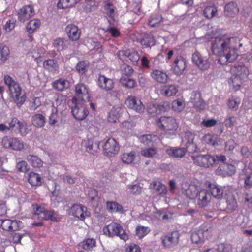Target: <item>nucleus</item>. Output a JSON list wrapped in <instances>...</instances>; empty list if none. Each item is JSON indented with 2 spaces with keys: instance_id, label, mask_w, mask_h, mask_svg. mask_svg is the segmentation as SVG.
<instances>
[{
  "instance_id": "22",
  "label": "nucleus",
  "mask_w": 252,
  "mask_h": 252,
  "mask_svg": "<svg viewBox=\"0 0 252 252\" xmlns=\"http://www.w3.org/2000/svg\"><path fill=\"white\" fill-rule=\"evenodd\" d=\"M232 74L244 80L249 75V70L245 65H234L230 69Z\"/></svg>"
},
{
  "instance_id": "44",
  "label": "nucleus",
  "mask_w": 252,
  "mask_h": 252,
  "mask_svg": "<svg viewBox=\"0 0 252 252\" xmlns=\"http://www.w3.org/2000/svg\"><path fill=\"white\" fill-rule=\"evenodd\" d=\"M67 41L63 38H58L54 40L53 46L58 51H63L66 48Z\"/></svg>"
},
{
  "instance_id": "14",
  "label": "nucleus",
  "mask_w": 252,
  "mask_h": 252,
  "mask_svg": "<svg viewBox=\"0 0 252 252\" xmlns=\"http://www.w3.org/2000/svg\"><path fill=\"white\" fill-rule=\"evenodd\" d=\"M2 144L6 148L14 150H20L24 148L23 143L17 138L5 136L2 139Z\"/></svg>"
},
{
  "instance_id": "56",
  "label": "nucleus",
  "mask_w": 252,
  "mask_h": 252,
  "mask_svg": "<svg viewBox=\"0 0 252 252\" xmlns=\"http://www.w3.org/2000/svg\"><path fill=\"white\" fill-rule=\"evenodd\" d=\"M191 239L193 243L195 244H200L203 243L205 241L202 238L201 235L199 232L198 229L192 233Z\"/></svg>"
},
{
  "instance_id": "3",
  "label": "nucleus",
  "mask_w": 252,
  "mask_h": 252,
  "mask_svg": "<svg viewBox=\"0 0 252 252\" xmlns=\"http://www.w3.org/2000/svg\"><path fill=\"white\" fill-rule=\"evenodd\" d=\"M103 231L105 235L110 237L118 236L124 241H127L129 238L128 234L123 229V227L116 222H112L105 226Z\"/></svg>"
},
{
  "instance_id": "34",
  "label": "nucleus",
  "mask_w": 252,
  "mask_h": 252,
  "mask_svg": "<svg viewBox=\"0 0 252 252\" xmlns=\"http://www.w3.org/2000/svg\"><path fill=\"white\" fill-rule=\"evenodd\" d=\"M69 86V82L66 79L60 78L52 83V87L55 90L63 91L67 89Z\"/></svg>"
},
{
  "instance_id": "35",
  "label": "nucleus",
  "mask_w": 252,
  "mask_h": 252,
  "mask_svg": "<svg viewBox=\"0 0 252 252\" xmlns=\"http://www.w3.org/2000/svg\"><path fill=\"white\" fill-rule=\"evenodd\" d=\"M187 151L188 150L184 147L175 149L171 148L167 150V153L171 157L181 158L185 155Z\"/></svg>"
},
{
  "instance_id": "42",
  "label": "nucleus",
  "mask_w": 252,
  "mask_h": 252,
  "mask_svg": "<svg viewBox=\"0 0 252 252\" xmlns=\"http://www.w3.org/2000/svg\"><path fill=\"white\" fill-rule=\"evenodd\" d=\"M45 123L44 116L40 114H37L32 117V124L36 127H43Z\"/></svg>"
},
{
  "instance_id": "54",
  "label": "nucleus",
  "mask_w": 252,
  "mask_h": 252,
  "mask_svg": "<svg viewBox=\"0 0 252 252\" xmlns=\"http://www.w3.org/2000/svg\"><path fill=\"white\" fill-rule=\"evenodd\" d=\"M185 194L189 198L193 199L197 197L198 192L195 187L190 186L186 190Z\"/></svg>"
},
{
  "instance_id": "31",
  "label": "nucleus",
  "mask_w": 252,
  "mask_h": 252,
  "mask_svg": "<svg viewBox=\"0 0 252 252\" xmlns=\"http://www.w3.org/2000/svg\"><path fill=\"white\" fill-rule=\"evenodd\" d=\"M43 67L45 69L53 73L59 70V64L56 60L54 59H47L43 62Z\"/></svg>"
},
{
  "instance_id": "9",
  "label": "nucleus",
  "mask_w": 252,
  "mask_h": 252,
  "mask_svg": "<svg viewBox=\"0 0 252 252\" xmlns=\"http://www.w3.org/2000/svg\"><path fill=\"white\" fill-rule=\"evenodd\" d=\"M192 60L193 63L201 70H207L210 66L209 57L201 54L198 52L192 54Z\"/></svg>"
},
{
  "instance_id": "39",
  "label": "nucleus",
  "mask_w": 252,
  "mask_h": 252,
  "mask_svg": "<svg viewBox=\"0 0 252 252\" xmlns=\"http://www.w3.org/2000/svg\"><path fill=\"white\" fill-rule=\"evenodd\" d=\"M135 156V152L133 151L124 152L122 154L121 158L123 162L128 164L134 161Z\"/></svg>"
},
{
  "instance_id": "59",
  "label": "nucleus",
  "mask_w": 252,
  "mask_h": 252,
  "mask_svg": "<svg viewBox=\"0 0 252 252\" xmlns=\"http://www.w3.org/2000/svg\"><path fill=\"white\" fill-rule=\"evenodd\" d=\"M239 104V100L232 97L228 99L227 105L229 108L232 109V110L235 111L238 108Z\"/></svg>"
},
{
  "instance_id": "4",
  "label": "nucleus",
  "mask_w": 252,
  "mask_h": 252,
  "mask_svg": "<svg viewBox=\"0 0 252 252\" xmlns=\"http://www.w3.org/2000/svg\"><path fill=\"white\" fill-rule=\"evenodd\" d=\"M191 158L194 164L204 168H209L216 163L215 157L208 154H198L192 156Z\"/></svg>"
},
{
  "instance_id": "19",
  "label": "nucleus",
  "mask_w": 252,
  "mask_h": 252,
  "mask_svg": "<svg viewBox=\"0 0 252 252\" xmlns=\"http://www.w3.org/2000/svg\"><path fill=\"white\" fill-rule=\"evenodd\" d=\"M75 92L76 96L82 101H89L90 96L87 87L83 83H78L75 85Z\"/></svg>"
},
{
  "instance_id": "52",
  "label": "nucleus",
  "mask_w": 252,
  "mask_h": 252,
  "mask_svg": "<svg viewBox=\"0 0 252 252\" xmlns=\"http://www.w3.org/2000/svg\"><path fill=\"white\" fill-rule=\"evenodd\" d=\"M217 12V8L213 6H207L204 10V16L208 19H211Z\"/></svg>"
},
{
  "instance_id": "53",
  "label": "nucleus",
  "mask_w": 252,
  "mask_h": 252,
  "mask_svg": "<svg viewBox=\"0 0 252 252\" xmlns=\"http://www.w3.org/2000/svg\"><path fill=\"white\" fill-rule=\"evenodd\" d=\"M185 104L183 101L180 100L179 99L174 100L173 101L172 103V107L173 109L176 112H181L182 111L184 107Z\"/></svg>"
},
{
  "instance_id": "2",
  "label": "nucleus",
  "mask_w": 252,
  "mask_h": 252,
  "mask_svg": "<svg viewBox=\"0 0 252 252\" xmlns=\"http://www.w3.org/2000/svg\"><path fill=\"white\" fill-rule=\"evenodd\" d=\"M4 81L8 86L12 96L17 106L20 107L25 102L27 98L25 92L22 91L20 85L15 81L10 76L5 75L4 77Z\"/></svg>"
},
{
  "instance_id": "61",
  "label": "nucleus",
  "mask_w": 252,
  "mask_h": 252,
  "mask_svg": "<svg viewBox=\"0 0 252 252\" xmlns=\"http://www.w3.org/2000/svg\"><path fill=\"white\" fill-rule=\"evenodd\" d=\"M16 168L19 171L26 173L30 169V166L28 165L25 161H21L19 162Z\"/></svg>"
},
{
  "instance_id": "23",
  "label": "nucleus",
  "mask_w": 252,
  "mask_h": 252,
  "mask_svg": "<svg viewBox=\"0 0 252 252\" xmlns=\"http://www.w3.org/2000/svg\"><path fill=\"white\" fill-rule=\"evenodd\" d=\"M32 15V5H28L21 8L18 12V19L24 22L30 19Z\"/></svg>"
},
{
  "instance_id": "18",
  "label": "nucleus",
  "mask_w": 252,
  "mask_h": 252,
  "mask_svg": "<svg viewBox=\"0 0 252 252\" xmlns=\"http://www.w3.org/2000/svg\"><path fill=\"white\" fill-rule=\"evenodd\" d=\"M71 215L83 220L85 216H89V212L87 211V208L81 204H74L70 208Z\"/></svg>"
},
{
  "instance_id": "62",
  "label": "nucleus",
  "mask_w": 252,
  "mask_h": 252,
  "mask_svg": "<svg viewBox=\"0 0 252 252\" xmlns=\"http://www.w3.org/2000/svg\"><path fill=\"white\" fill-rule=\"evenodd\" d=\"M135 126L136 123L132 121H124L121 124V128L125 130L132 129Z\"/></svg>"
},
{
  "instance_id": "58",
  "label": "nucleus",
  "mask_w": 252,
  "mask_h": 252,
  "mask_svg": "<svg viewBox=\"0 0 252 252\" xmlns=\"http://www.w3.org/2000/svg\"><path fill=\"white\" fill-rule=\"evenodd\" d=\"M203 139L205 142L209 145H211L213 146L218 145V143L216 141V137L211 134H205Z\"/></svg>"
},
{
  "instance_id": "1",
  "label": "nucleus",
  "mask_w": 252,
  "mask_h": 252,
  "mask_svg": "<svg viewBox=\"0 0 252 252\" xmlns=\"http://www.w3.org/2000/svg\"><path fill=\"white\" fill-rule=\"evenodd\" d=\"M238 41L236 37L226 38L224 36H217L212 41V52L214 55L220 57L218 62L220 64L232 62L236 58Z\"/></svg>"
},
{
  "instance_id": "13",
  "label": "nucleus",
  "mask_w": 252,
  "mask_h": 252,
  "mask_svg": "<svg viewBox=\"0 0 252 252\" xmlns=\"http://www.w3.org/2000/svg\"><path fill=\"white\" fill-rule=\"evenodd\" d=\"M103 150L108 156L117 154L119 151V145L113 138H109L103 145Z\"/></svg>"
},
{
  "instance_id": "51",
  "label": "nucleus",
  "mask_w": 252,
  "mask_h": 252,
  "mask_svg": "<svg viewBox=\"0 0 252 252\" xmlns=\"http://www.w3.org/2000/svg\"><path fill=\"white\" fill-rule=\"evenodd\" d=\"M6 131L12 130L14 128H18L21 123L16 117H12L10 121L7 122Z\"/></svg>"
},
{
  "instance_id": "36",
  "label": "nucleus",
  "mask_w": 252,
  "mask_h": 252,
  "mask_svg": "<svg viewBox=\"0 0 252 252\" xmlns=\"http://www.w3.org/2000/svg\"><path fill=\"white\" fill-rule=\"evenodd\" d=\"M85 147L86 151L92 154L97 152L99 149V143L90 139L85 142Z\"/></svg>"
},
{
  "instance_id": "26",
  "label": "nucleus",
  "mask_w": 252,
  "mask_h": 252,
  "mask_svg": "<svg viewBox=\"0 0 252 252\" xmlns=\"http://www.w3.org/2000/svg\"><path fill=\"white\" fill-rule=\"evenodd\" d=\"M243 81V79L232 74L231 77L228 79V84L230 89H232L234 91H236L240 89Z\"/></svg>"
},
{
  "instance_id": "5",
  "label": "nucleus",
  "mask_w": 252,
  "mask_h": 252,
  "mask_svg": "<svg viewBox=\"0 0 252 252\" xmlns=\"http://www.w3.org/2000/svg\"><path fill=\"white\" fill-rule=\"evenodd\" d=\"M159 128L165 131H176L178 127V124L176 119L172 116H161L157 121Z\"/></svg>"
},
{
  "instance_id": "6",
  "label": "nucleus",
  "mask_w": 252,
  "mask_h": 252,
  "mask_svg": "<svg viewBox=\"0 0 252 252\" xmlns=\"http://www.w3.org/2000/svg\"><path fill=\"white\" fill-rule=\"evenodd\" d=\"M32 210L34 211L32 214L33 219L39 218L44 220H56L53 210H48L43 207L37 206V204H32Z\"/></svg>"
},
{
  "instance_id": "43",
  "label": "nucleus",
  "mask_w": 252,
  "mask_h": 252,
  "mask_svg": "<svg viewBox=\"0 0 252 252\" xmlns=\"http://www.w3.org/2000/svg\"><path fill=\"white\" fill-rule=\"evenodd\" d=\"M121 82L124 87L127 88H134L137 85V82L134 79L128 77L122 76Z\"/></svg>"
},
{
  "instance_id": "64",
  "label": "nucleus",
  "mask_w": 252,
  "mask_h": 252,
  "mask_svg": "<svg viewBox=\"0 0 252 252\" xmlns=\"http://www.w3.org/2000/svg\"><path fill=\"white\" fill-rule=\"evenodd\" d=\"M10 231H17L22 227V223L18 220H11Z\"/></svg>"
},
{
  "instance_id": "48",
  "label": "nucleus",
  "mask_w": 252,
  "mask_h": 252,
  "mask_svg": "<svg viewBox=\"0 0 252 252\" xmlns=\"http://www.w3.org/2000/svg\"><path fill=\"white\" fill-rule=\"evenodd\" d=\"M157 138V136L155 135L146 134L142 135L140 138V140L143 144L147 145H153L154 141L156 140Z\"/></svg>"
},
{
  "instance_id": "25",
  "label": "nucleus",
  "mask_w": 252,
  "mask_h": 252,
  "mask_svg": "<svg viewBox=\"0 0 252 252\" xmlns=\"http://www.w3.org/2000/svg\"><path fill=\"white\" fill-rule=\"evenodd\" d=\"M120 52L134 64L137 63L140 59V56L138 52L134 49H128Z\"/></svg>"
},
{
  "instance_id": "15",
  "label": "nucleus",
  "mask_w": 252,
  "mask_h": 252,
  "mask_svg": "<svg viewBox=\"0 0 252 252\" xmlns=\"http://www.w3.org/2000/svg\"><path fill=\"white\" fill-rule=\"evenodd\" d=\"M71 112L74 118L77 120H83L88 116L89 111L82 103H75L72 107Z\"/></svg>"
},
{
  "instance_id": "16",
  "label": "nucleus",
  "mask_w": 252,
  "mask_h": 252,
  "mask_svg": "<svg viewBox=\"0 0 252 252\" xmlns=\"http://www.w3.org/2000/svg\"><path fill=\"white\" fill-rule=\"evenodd\" d=\"M150 76L155 82L160 84H166L170 79L165 71L158 69H152Z\"/></svg>"
},
{
  "instance_id": "37",
  "label": "nucleus",
  "mask_w": 252,
  "mask_h": 252,
  "mask_svg": "<svg viewBox=\"0 0 252 252\" xmlns=\"http://www.w3.org/2000/svg\"><path fill=\"white\" fill-rule=\"evenodd\" d=\"M121 108L119 107H113L109 112L107 120L108 122L114 123H116L120 116Z\"/></svg>"
},
{
  "instance_id": "30",
  "label": "nucleus",
  "mask_w": 252,
  "mask_h": 252,
  "mask_svg": "<svg viewBox=\"0 0 252 252\" xmlns=\"http://www.w3.org/2000/svg\"><path fill=\"white\" fill-rule=\"evenodd\" d=\"M140 43L145 48H151L156 44V40L152 34L147 33L141 38Z\"/></svg>"
},
{
  "instance_id": "7",
  "label": "nucleus",
  "mask_w": 252,
  "mask_h": 252,
  "mask_svg": "<svg viewBox=\"0 0 252 252\" xmlns=\"http://www.w3.org/2000/svg\"><path fill=\"white\" fill-rule=\"evenodd\" d=\"M180 236L177 230L167 233L161 237V244L165 248H173L178 244Z\"/></svg>"
},
{
  "instance_id": "46",
  "label": "nucleus",
  "mask_w": 252,
  "mask_h": 252,
  "mask_svg": "<svg viewBox=\"0 0 252 252\" xmlns=\"http://www.w3.org/2000/svg\"><path fill=\"white\" fill-rule=\"evenodd\" d=\"M95 240L93 238H87L83 241L81 243V247L85 250H91L95 246Z\"/></svg>"
},
{
  "instance_id": "21",
  "label": "nucleus",
  "mask_w": 252,
  "mask_h": 252,
  "mask_svg": "<svg viewBox=\"0 0 252 252\" xmlns=\"http://www.w3.org/2000/svg\"><path fill=\"white\" fill-rule=\"evenodd\" d=\"M65 32L72 41H77L80 36L81 32L74 24H69L65 28Z\"/></svg>"
},
{
  "instance_id": "12",
  "label": "nucleus",
  "mask_w": 252,
  "mask_h": 252,
  "mask_svg": "<svg viewBox=\"0 0 252 252\" xmlns=\"http://www.w3.org/2000/svg\"><path fill=\"white\" fill-rule=\"evenodd\" d=\"M97 84L100 89L106 92L112 90L115 86V82L113 79L108 78L102 74H98Z\"/></svg>"
},
{
  "instance_id": "24",
  "label": "nucleus",
  "mask_w": 252,
  "mask_h": 252,
  "mask_svg": "<svg viewBox=\"0 0 252 252\" xmlns=\"http://www.w3.org/2000/svg\"><path fill=\"white\" fill-rule=\"evenodd\" d=\"M198 230L204 241L210 239L213 236V228L207 223L201 224Z\"/></svg>"
},
{
  "instance_id": "20",
  "label": "nucleus",
  "mask_w": 252,
  "mask_h": 252,
  "mask_svg": "<svg viewBox=\"0 0 252 252\" xmlns=\"http://www.w3.org/2000/svg\"><path fill=\"white\" fill-rule=\"evenodd\" d=\"M196 197L198 205L201 208L208 206L211 199V194L206 189L201 190Z\"/></svg>"
},
{
  "instance_id": "49",
  "label": "nucleus",
  "mask_w": 252,
  "mask_h": 252,
  "mask_svg": "<svg viewBox=\"0 0 252 252\" xmlns=\"http://www.w3.org/2000/svg\"><path fill=\"white\" fill-rule=\"evenodd\" d=\"M88 67V63L84 61H79L76 65V70L79 73L81 74L87 72Z\"/></svg>"
},
{
  "instance_id": "38",
  "label": "nucleus",
  "mask_w": 252,
  "mask_h": 252,
  "mask_svg": "<svg viewBox=\"0 0 252 252\" xmlns=\"http://www.w3.org/2000/svg\"><path fill=\"white\" fill-rule=\"evenodd\" d=\"M106 206L108 211L111 213L123 212V206L116 201H107Z\"/></svg>"
},
{
  "instance_id": "11",
  "label": "nucleus",
  "mask_w": 252,
  "mask_h": 252,
  "mask_svg": "<svg viewBox=\"0 0 252 252\" xmlns=\"http://www.w3.org/2000/svg\"><path fill=\"white\" fill-rule=\"evenodd\" d=\"M187 66L186 60L182 56H178L172 63L173 72L176 75L180 76L184 74Z\"/></svg>"
},
{
  "instance_id": "32",
  "label": "nucleus",
  "mask_w": 252,
  "mask_h": 252,
  "mask_svg": "<svg viewBox=\"0 0 252 252\" xmlns=\"http://www.w3.org/2000/svg\"><path fill=\"white\" fill-rule=\"evenodd\" d=\"M208 187L210 191L214 197L218 199H220L222 198L223 190L221 188L213 183H209Z\"/></svg>"
},
{
  "instance_id": "17",
  "label": "nucleus",
  "mask_w": 252,
  "mask_h": 252,
  "mask_svg": "<svg viewBox=\"0 0 252 252\" xmlns=\"http://www.w3.org/2000/svg\"><path fill=\"white\" fill-rule=\"evenodd\" d=\"M216 172L222 177L231 176L235 173L236 167L232 164L223 163L219 166Z\"/></svg>"
},
{
  "instance_id": "50",
  "label": "nucleus",
  "mask_w": 252,
  "mask_h": 252,
  "mask_svg": "<svg viewBox=\"0 0 252 252\" xmlns=\"http://www.w3.org/2000/svg\"><path fill=\"white\" fill-rule=\"evenodd\" d=\"M163 18L160 15L155 14L151 16L148 21V24L151 27H154L161 22Z\"/></svg>"
},
{
  "instance_id": "28",
  "label": "nucleus",
  "mask_w": 252,
  "mask_h": 252,
  "mask_svg": "<svg viewBox=\"0 0 252 252\" xmlns=\"http://www.w3.org/2000/svg\"><path fill=\"white\" fill-rule=\"evenodd\" d=\"M149 187L154 193L158 194H165L167 192L166 186L158 181H153L150 183Z\"/></svg>"
},
{
  "instance_id": "41",
  "label": "nucleus",
  "mask_w": 252,
  "mask_h": 252,
  "mask_svg": "<svg viewBox=\"0 0 252 252\" xmlns=\"http://www.w3.org/2000/svg\"><path fill=\"white\" fill-rule=\"evenodd\" d=\"M227 208L231 211H235L237 209L238 205L234 195L232 194H226Z\"/></svg>"
},
{
  "instance_id": "29",
  "label": "nucleus",
  "mask_w": 252,
  "mask_h": 252,
  "mask_svg": "<svg viewBox=\"0 0 252 252\" xmlns=\"http://www.w3.org/2000/svg\"><path fill=\"white\" fill-rule=\"evenodd\" d=\"M178 92V87L175 85H167L163 86L161 90V94L166 97L175 95Z\"/></svg>"
},
{
  "instance_id": "55",
  "label": "nucleus",
  "mask_w": 252,
  "mask_h": 252,
  "mask_svg": "<svg viewBox=\"0 0 252 252\" xmlns=\"http://www.w3.org/2000/svg\"><path fill=\"white\" fill-rule=\"evenodd\" d=\"M157 154V150L153 148H146L141 151V154L147 158H152Z\"/></svg>"
},
{
  "instance_id": "60",
  "label": "nucleus",
  "mask_w": 252,
  "mask_h": 252,
  "mask_svg": "<svg viewBox=\"0 0 252 252\" xmlns=\"http://www.w3.org/2000/svg\"><path fill=\"white\" fill-rule=\"evenodd\" d=\"M128 188L130 190V192L134 195H139L141 194L142 192V188L138 184L134 185H129Z\"/></svg>"
},
{
  "instance_id": "27",
  "label": "nucleus",
  "mask_w": 252,
  "mask_h": 252,
  "mask_svg": "<svg viewBox=\"0 0 252 252\" xmlns=\"http://www.w3.org/2000/svg\"><path fill=\"white\" fill-rule=\"evenodd\" d=\"M165 110V108L164 105H161L150 103L147 107V112L152 116H156Z\"/></svg>"
},
{
  "instance_id": "8",
  "label": "nucleus",
  "mask_w": 252,
  "mask_h": 252,
  "mask_svg": "<svg viewBox=\"0 0 252 252\" xmlns=\"http://www.w3.org/2000/svg\"><path fill=\"white\" fill-rule=\"evenodd\" d=\"M195 136V134L190 131H186L182 133V142L189 153H194L197 149V145L194 142Z\"/></svg>"
},
{
  "instance_id": "63",
  "label": "nucleus",
  "mask_w": 252,
  "mask_h": 252,
  "mask_svg": "<svg viewBox=\"0 0 252 252\" xmlns=\"http://www.w3.org/2000/svg\"><path fill=\"white\" fill-rule=\"evenodd\" d=\"M10 223L11 220L10 219L0 220V226L5 231H10Z\"/></svg>"
},
{
  "instance_id": "10",
  "label": "nucleus",
  "mask_w": 252,
  "mask_h": 252,
  "mask_svg": "<svg viewBox=\"0 0 252 252\" xmlns=\"http://www.w3.org/2000/svg\"><path fill=\"white\" fill-rule=\"evenodd\" d=\"M126 106L138 113H142L144 111L145 106L141 101L135 96H129L125 100Z\"/></svg>"
},
{
  "instance_id": "45",
  "label": "nucleus",
  "mask_w": 252,
  "mask_h": 252,
  "mask_svg": "<svg viewBox=\"0 0 252 252\" xmlns=\"http://www.w3.org/2000/svg\"><path fill=\"white\" fill-rule=\"evenodd\" d=\"M9 49L6 46L0 47V64L3 63L8 58Z\"/></svg>"
},
{
  "instance_id": "47",
  "label": "nucleus",
  "mask_w": 252,
  "mask_h": 252,
  "mask_svg": "<svg viewBox=\"0 0 252 252\" xmlns=\"http://www.w3.org/2000/svg\"><path fill=\"white\" fill-rule=\"evenodd\" d=\"M135 231L136 236L139 239H142L150 232V229L148 227L137 226L136 228Z\"/></svg>"
},
{
  "instance_id": "33",
  "label": "nucleus",
  "mask_w": 252,
  "mask_h": 252,
  "mask_svg": "<svg viewBox=\"0 0 252 252\" xmlns=\"http://www.w3.org/2000/svg\"><path fill=\"white\" fill-rule=\"evenodd\" d=\"M225 13L227 16L234 17L239 12L237 4L230 2L226 4L224 7Z\"/></svg>"
},
{
  "instance_id": "57",
  "label": "nucleus",
  "mask_w": 252,
  "mask_h": 252,
  "mask_svg": "<svg viewBox=\"0 0 252 252\" xmlns=\"http://www.w3.org/2000/svg\"><path fill=\"white\" fill-rule=\"evenodd\" d=\"M16 20L14 18L8 19L3 26V29L6 32L12 31L15 27Z\"/></svg>"
},
{
  "instance_id": "40",
  "label": "nucleus",
  "mask_w": 252,
  "mask_h": 252,
  "mask_svg": "<svg viewBox=\"0 0 252 252\" xmlns=\"http://www.w3.org/2000/svg\"><path fill=\"white\" fill-rule=\"evenodd\" d=\"M104 10L107 15L113 20H115L116 14V7L111 2H106L104 4Z\"/></svg>"
}]
</instances>
